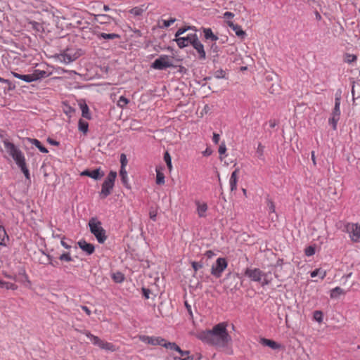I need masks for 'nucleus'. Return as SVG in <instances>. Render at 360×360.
Here are the masks:
<instances>
[{
    "label": "nucleus",
    "instance_id": "6e6d98bb",
    "mask_svg": "<svg viewBox=\"0 0 360 360\" xmlns=\"http://www.w3.org/2000/svg\"><path fill=\"white\" fill-rule=\"evenodd\" d=\"M157 214H158V212L155 210L151 209L150 210V212H149L150 218L153 221H155L156 220Z\"/></svg>",
    "mask_w": 360,
    "mask_h": 360
},
{
    "label": "nucleus",
    "instance_id": "f8f14e48",
    "mask_svg": "<svg viewBox=\"0 0 360 360\" xmlns=\"http://www.w3.org/2000/svg\"><path fill=\"white\" fill-rule=\"evenodd\" d=\"M198 37L196 34H191L186 37H179L175 38L174 41L176 42L178 46L181 49L184 48L189 44H193L194 41Z\"/></svg>",
    "mask_w": 360,
    "mask_h": 360
},
{
    "label": "nucleus",
    "instance_id": "2eb2a0df",
    "mask_svg": "<svg viewBox=\"0 0 360 360\" xmlns=\"http://www.w3.org/2000/svg\"><path fill=\"white\" fill-rule=\"evenodd\" d=\"M193 47L197 51V52L199 54V58L200 59H205L206 58V53L204 49L203 44L199 41L198 38L197 37L196 39L194 41L193 44H192Z\"/></svg>",
    "mask_w": 360,
    "mask_h": 360
},
{
    "label": "nucleus",
    "instance_id": "423d86ee",
    "mask_svg": "<svg viewBox=\"0 0 360 360\" xmlns=\"http://www.w3.org/2000/svg\"><path fill=\"white\" fill-rule=\"evenodd\" d=\"M3 142L6 152L12 157L16 164L25 160L22 153L13 143L8 140H4Z\"/></svg>",
    "mask_w": 360,
    "mask_h": 360
},
{
    "label": "nucleus",
    "instance_id": "e433bc0d",
    "mask_svg": "<svg viewBox=\"0 0 360 360\" xmlns=\"http://www.w3.org/2000/svg\"><path fill=\"white\" fill-rule=\"evenodd\" d=\"M18 167L21 169L22 172L25 174L27 179L29 178V171L26 167L25 160H22V162L17 164Z\"/></svg>",
    "mask_w": 360,
    "mask_h": 360
},
{
    "label": "nucleus",
    "instance_id": "393cba45",
    "mask_svg": "<svg viewBox=\"0 0 360 360\" xmlns=\"http://www.w3.org/2000/svg\"><path fill=\"white\" fill-rule=\"evenodd\" d=\"M27 141L32 145H34L41 153H48V150L44 147L37 139L28 138Z\"/></svg>",
    "mask_w": 360,
    "mask_h": 360
},
{
    "label": "nucleus",
    "instance_id": "3c124183",
    "mask_svg": "<svg viewBox=\"0 0 360 360\" xmlns=\"http://www.w3.org/2000/svg\"><path fill=\"white\" fill-rule=\"evenodd\" d=\"M234 14L231 12H225L224 13L223 18H224L226 22L227 23V20H231L232 18H233Z\"/></svg>",
    "mask_w": 360,
    "mask_h": 360
},
{
    "label": "nucleus",
    "instance_id": "bb28decb",
    "mask_svg": "<svg viewBox=\"0 0 360 360\" xmlns=\"http://www.w3.org/2000/svg\"><path fill=\"white\" fill-rule=\"evenodd\" d=\"M203 32L205 34V37L207 39H210L212 41H216L218 40V37L216 36L211 29L210 28H205L203 30Z\"/></svg>",
    "mask_w": 360,
    "mask_h": 360
},
{
    "label": "nucleus",
    "instance_id": "f3484780",
    "mask_svg": "<svg viewBox=\"0 0 360 360\" xmlns=\"http://www.w3.org/2000/svg\"><path fill=\"white\" fill-rule=\"evenodd\" d=\"M227 25L228 26L231 28L236 33V34L241 38H245L246 34L245 32L242 30L241 27L237 24H234L231 20H227Z\"/></svg>",
    "mask_w": 360,
    "mask_h": 360
},
{
    "label": "nucleus",
    "instance_id": "f704fd0d",
    "mask_svg": "<svg viewBox=\"0 0 360 360\" xmlns=\"http://www.w3.org/2000/svg\"><path fill=\"white\" fill-rule=\"evenodd\" d=\"M112 279L116 282V283H122L124 281V275L120 273V272H116V273H114L112 274Z\"/></svg>",
    "mask_w": 360,
    "mask_h": 360
},
{
    "label": "nucleus",
    "instance_id": "603ef678",
    "mask_svg": "<svg viewBox=\"0 0 360 360\" xmlns=\"http://www.w3.org/2000/svg\"><path fill=\"white\" fill-rule=\"evenodd\" d=\"M237 181L238 180L236 179L230 178L229 183L231 191H235L237 188Z\"/></svg>",
    "mask_w": 360,
    "mask_h": 360
},
{
    "label": "nucleus",
    "instance_id": "ddd939ff",
    "mask_svg": "<svg viewBox=\"0 0 360 360\" xmlns=\"http://www.w3.org/2000/svg\"><path fill=\"white\" fill-rule=\"evenodd\" d=\"M139 340L146 344L152 345H162V342H165V340L160 338L150 337L146 335L139 336Z\"/></svg>",
    "mask_w": 360,
    "mask_h": 360
},
{
    "label": "nucleus",
    "instance_id": "20e7f679",
    "mask_svg": "<svg viewBox=\"0 0 360 360\" xmlns=\"http://www.w3.org/2000/svg\"><path fill=\"white\" fill-rule=\"evenodd\" d=\"M83 334H84L91 341V342L98 347L100 349L105 350L106 352H115L117 350V347L113 344L104 341L100 339L98 336L94 335L89 331L84 330L81 331Z\"/></svg>",
    "mask_w": 360,
    "mask_h": 360
},
{
    "label": "nucleus",
    "instance_id": "09e8293b",
    "mask_svg": "<svg viewBox=\"0 0 360 360\" xmlns=\"http://www.w3.org/2000/svg\"><path fill=\"white\" fill-rule=\"evenodd\" d=\"M29 24L32 28L36 30L37 31H40L42 29L41 25L39 22L32 21V22H30Z\"/></svg>",
    "mask_w": 360,
    "mask_h": 360
},
{
    "label": "nucleus",
    "instance_id": "338daca9",
    "mask_svg": "<svg viewBox=\"0 0 360 360\" xmlns=\"http://www.w3.org/2000/svg\"><path fill=\"white\" fill-rule=\"evenodd\" d=\"M11 74L14 77L20 79H21V77L22 76V75H20V74H18V73H16L14 72H12Z\"/></svg>",
    "mask_w": 360,
    "mask_h": 360
},
{
    "label": "nucleus",
    "instance_id": "4d7b16f0",
    "mask_svg": "<svg viewBox=\"0 0 360 360\" xmlns=\"http://www.w3.org/2000/svg\"><path fill=\"white\" fill-rule=\"evenodd\" d=\"M226 145L224 143L221 144L219 148V153L220 155H223L226 153Z\"/></svg>",
    "mask_w": 360,
    "mask_h": 360
},
{
    "label": "nucleus",
    "instance_id": "6e6552de",
    "mask_svg": "<svg viewBox=\"0 0 360 360\" xmlns=\"http://www.w3.org/2000/svg\"><path fill=\"white\" fill-rule=\"evenodd\" d=\"M81 54L80 50L68 49L63 53L58 56V60L62 63L68 64L77 59Z\"/></svg>",
    "mask_w": 360,
    "mask_h": 360
},
{
    "label": "nucleus",
    "instance_id": "ea45409f",
    "mask_svg": "<svg viewBox=\"0 0 360 360\" xmlns=\"http://www.w3.org/2000/svg\"><path fill=\"white\" fill-rule=\"evenodd\" d=\"M356 60V56L354 54L347 53L344 56V61L347 63H352Z\"/></svg>",
    "mask_w": 360,
    "mask_h": 360
},
{
    "label": "nucleus",
    "instance_id": "39448f33",
    "mask_svg": "<svg viewBox=\"0 0 360 360\" xmlns=\"http://www.w3.org/2000/svg\"><path fill=\"white\" fill-rule=\"evenodd\" d=\"M117 177V172L114 171L110 172L108 176L102 184L101 191L100 192V196L102 198H106L111 193V191L114 186V183Z\"/></svg>",
    "mask_w": 360,
    "mask_h": 360
},
{
    "label": "nucleus",
    "instance_id": "79ce46f5",
    "mask_svg": "<svg viewBox=\"0 0 360 360\" xmlns=\"http://www.w3.org/2000/svg\"><path fill=\"white\" fill-rule=\"evenodd\" d=\"M189 30H194V27H191V26H187L185 27L179 28L175 34V37L176 38V37H180L181 35H182L183 34H184L186 31H188Z\"/></svg>",
    "mask_w": 360,
    "mask_h": 360
},
{
    "label": "nucleus",
    "instance_id": "412c9836",
    "mask_svg": "<svg viewBox=\"0 0 360 360\" xmlns=\"http://www.w3.org/2000/svg\"><path fill=\"white\" fill-rule=\"evenodd\" d=\"M162 346H164L165 348L169 349L172 351L176 352L179 354V356H184V352L180 349V347L176 345L174 342H166L165 341L162 342Z\"/></svg>",
    "mask_w": 360,
    "mask_h": 360
},
{
    "label": "nucleus",
    "instance_id": "cd10ccee",
    "mask_svg": "<svg viewBox=\"0 0 360 360\" xmlns=\"http://www.w3.org/2000/svg\"><path fill=\"white\" fill-rule=\"evenodd\" d=\"M342 294H344V290L340 287H335L330 292V296L332 299L338 298Z\"/></svg>",
    "mask_w": 360,
    "mask_h": 360
},
{
    "label": "nucleus",
    "instance_id": "9d476101",
    "mask_svg": "<svg viewBox=\"0 0 360 360\" xmlns=\"http://www.w3.org/2000/svg\"><path fill=\"white\" fill-rule=\"evenodd\" d=\"M347 232L349 233L351 240L354 242H358L360 240V225L357 224L349 223L346 225Z\"/></svg>",
    "mask_w": 360,
    "mask_h": 360
},
{
    "label": "nucleus",
    "instance_id": "a211bd4d",
    "mask_svg": "<svg viewBox=\"0 0 360 360\" xmlns=\"http://www.w3.org/2000/svg\"><path fill=\"white\" fill-rule=\"evenodd\" d=\"M77 244L79 247L88 255H91L94 252V246L85 240H79Z\"/></svg>",
    "mask_w": 360,
    "mask_h": 360
},
{
    "label": "nucleus",
    "instance_id": "37998d69",
    "mask_svg": "<svg viewBox=\"0 0 360 360\" xmlns=\"http://www.w3.org/2000/svg\"><path fill=\"white\" fill-rule=\"evenodd\" d=\"M164 160H165L169 169L171 171L172 169V158L168 152H166L165 153Z\"/></svg>",
    "mask_w": 360,
    "mask_h": 360
},
{
    "label": "nucleus",
    "instance_id": "de8ad7c7",
    "mask_svg": "<svg viewBox=\"0 0 360 360\" xmlns=\"http://www.w3.org/2000/svg\"><path fill=\"white\" fill-rule=\"evenodd\" d=\"M41 263L46 264H51V258L48 255H46L44 253H42V258L39 261Z\"/></svg>",
    "mask_w": 360,
    "mask_h": 360
},
{
    "label": "nucleus",
    "instance_id": "a19ab883",
    "mask_svg": "<svg viewBox=\"0 0 360 360\" xmlns=\"http://www.w3.org/2000/svg\"><path fill=\"white\" fill-rule=\"evenodd\" d=\"M22 284L27 287V288H30L31 286V282L29 280V278L27 276V275L25 274V273H23L22 274V278L20 279V281Z\"/></svg>",
    "mask_w": 360,
    "mask_h": 360
},
{
    "label": "nucleus",
    "instance_id": "c756f323",
    "mask_svg": "<svg viewBox=\"0 0 360 360\" xmlns=\"http://www.w3.org/2000/svg\"><path fill=\"white\" fill-rule=\"evenodd\" d=\"M79 105H80V109L82 110V116L86 119H90L91 115L89 113V109L88 105L84 103H80Z\"/></svg>",
    "mask_w": 360,
    "mask_h": 360
},
{
    "label": "nucleus",
    "instance_id": "58836bf2",
    "mask_svg": "<svg viewBox=\"0 0 360 360\" xmlns=\"http://www.w3.org/2000/svg\"><path fill=\"white\" fill-rule=\"evenodd\" d=\"M88 123L86 122L83 121L82 120H79V129L83 133L86 134L88 131Z\"/></svg>",
    "mask_w": 360,
    "mask_h": 360
},
{
    "label": "nucleus",
    "instance_id": "680f3d73",
    "mask_svg": "<svg viewBox=\"0 0 360 360\" xmlns=\"http://www.w3.org/2000/svg\"><path fill=\"white\" fill-rule=\"evenodd\" d=\"M219 141V135L217 134H214L213 135V141L217 143Z\"/></svg>",
    "mask_w": 360,
    "mask_h": 360
},
{
    "label": "nucleus",
    "instance_id": "b1692460",
    "mask_svg": "<svg viewBox=\"0 0 360 360\" xmlns=\"http://www.w3.org/2000/svg\"><path fill=\"white\" fill-rule=\"evenodd\" d=\"M7 241H8V236L6 231L3 226H0V245H6Z\"/></svg>",
    "mask_w": 360,
    "mask_h": 360
},
{
    "label": "nucleus",
    "instance_id": "c03bdc74",
    "mask_svg": "<svg viewBox=\"0 0 360 360\" xmlns=\"http://www.w3.org/2000/svg\"><path fill=\"white\" fill-rule=\"evenodd\" d=\"M120 164H121L120 169H126V167L128 164V160H127V155L124 153H122L120 155Z\"/></svg>",
    "mask_w": 360,
    "mask_h": 360
},
{
    "label": "nucleus",
    "instance_id": "6ab92c4d",
    "mask_svg": "<svg viewBox=\"0 0 360 360\" xmlns=\"http://www.w3.org/2000/svg\"><path fill=\"white\" fill-rule=\"evenodd\" d=\"M259 343L263 346L269 347L273 349L280 348V345L278 344L276 342L264 338H260Z\"/></svg>",
    "mask_w": 360,
    "mask_h": 360
},
{
    "label": "nucleus",
    "instance_id": "5701e85b",
    "mask_svg": "<svg viewBox=\"0 0 360 360\" xmlns=\"http://www.w3.org/2000/svg\"><path fill=\"white\" fill-rule=\"evenodd\" d=\"M147 9L144 5L140 6H136L131 10H129V13L132 15L134 17L141 16Z\"/></svg>",
    "mask_w": 360,
    "mask_h": 360
},
{
    "label": "nucleus",
    "instance_id": "5fc2aeb1",
    "mask_svg": "<svg viewBox=\"0 0 360 360\" xmlns=\"http://www.w3.org/2000/svg\"><path fill=\"white\" fill-rule=\"evenodd\" d=\"M214 75L218 79H220V78H224L225 77V72L224 70H219L215 72L214 73Z\"/></svg>",
    "mask_w": 360,
    "mask_h": 360
},
{
    "label": "nucleus",
    "instance_id": "9b49d317",
    "mask_svg": "<svg viewBox=\"0 0 360 360\" xmlns=\"http://www.w3.org/2000/svg\"><path fill=\"white\" fill-rule=\"evenodd\" d=\"M46 72L41 70H35L29 75H22L21 79L26 82H32L46 77Z\"/></svg>",
    "mask_w": 360,
    "mask_h": 360
},
{
    "label": "nucleus",
    "instance_id": "a878e982",
    "mask_svg": "<svg viewBox=\"0 0 360 360\" xmlns=\"http://www.w3.org/2000/svg\"><path fill=\"white\" fill-rule=\"evenodd\" d=\"M340 97L336 96L335 100V107L332 112V116L338 117L340 116Z\"/></svg>",
    "mask_w": 360,
    "mask_h": 360
},
{
    "label": "nucleus",
    "instance_id": "e2e57ef3",
    "mask_svg": "<svg viewBox=\"0 0 360 360\" xmlns=\"http://www.w3.org/2000/svg\"><path fill=\"white\" fill-rule=\"evenodd\" d=\"M205 255L208 257V258H211L214 255V253L211 251V250H208L205 252Z\"/></svg>",
    "mask_w": 360,
    "mask_h": 360
},
{
    "label": "nucleus",
    "instance_id": "2f4dec72",
    "mask_svg": "<svg viewBox=\"0 0 360 360\" xmlns=\"http://www.w3.org/2000/svg\"><path fill=\"white\" fill-rule=\"evenodd\" d=\"M99 38H103L104 39H114L117 38H120V35L117 34L112 33V34H106V33H100L98 34Z\"/></svg>",
    "mask_w": 360,
    "mask_h": 360
},
{
    "label": "nucleus",
    "instance_id": "0e129e2a",
    "mask_svg": "<svg viewBox=\"0 0 360 360\" xmlns=\"http://www.w3.org/2000/svg\"><path fill=\"white\" fill-rule=\"evenodd\" d=\"M82 309L86 313L87 315L89 316L91 314V311L89 310V309L87 307L82 306Z\"/></svg>",
    "mask_w": 360,
    "mask_h": 360
},
{
    "label": "nucleus",
    "instance_id": "c85d7f7f",
    "mask_svg": "<svg viewBox=\"0 0 360 360\" xmlns=\"http://www.w3.org/2000/svg\"><path fill=\"white\" fill-rule=\"evenodd\" d=\"M311 277L314 278L317 276L320 277L321 280H323L326 276V271L321 269H316L314 271L310 273Z\"/></svg>",
    "mask_w": 360,
    "mask_h": 360
},
{
    "label": "nucleus",
    "instance_id": "1a4fd4ad",
    "mask_svg": "<svg viewBox=\"0 0 360 360\" xmlns=\"http://www.w3.org/2000/svg\"><path fill=\"white\" fill-rule=\"evenodd\" d=\"M227 265V262L224 258H218L212 266L211 274L217 278L220 277Z\"/></svg>",
    "mask_w": 360,
    "mask_h": 360
},
{
    "label": "nucleus",
    "instance_id": "c9c22d12",
    "mask_svg": "<svg viewBox=\"0 0 360 360\" xmlns=\"http://www.w3.org/2000/svg\"><path fill=\"white\" fill-rule=\"evenodd\" d=\"M264 146L261 143H259L256 150V154L259 159H264Z\"/></svg>",
    "mask_w": 360,
    "mask_h": 360
},
{
    "label": "nucleus",
    "instance_id": "774afa93",
    "mask_svg": "<svg viewBox=\"0 0 360 360\" xmlns=\"http://www.w3.org/2000/svg\"><path fill=\"white\" fill-rule=\"evenodd\" d=\"M212 154V150H210V149H206L204 152H203V155H206V156H209Z\"/></svg>",
    "mask_w": 360,
    "mask_h": 360
},
{
    "label": "nucleus",
    "instance_id": "aec40b11",
    "mask_svg": "<svg viewBox=\"0 0 360 360\" xmlns=\"http://www.w3.org/2000/svg\"><path fill=\"white\" fill-rule=\"evenodd\" d=\"M113 18L106 14H98L94 15V20L100 24H105L110 22Z\"/></svg>",
    "mask_w": 360,
    "mask_h": 360
},
{
    "label": "nucleus",
    "instance_id": "69168bd1",
    "mask_svg": "<svg viewBox=\"0 0 360 360\" xmlns=\"http://www.w3.org/2000/svg\"><path fill=\"white\" fill-rule=\"evenodd\" d=\"M143 295L146 299L149 298V290L145 288L143 289Z\"/></svg>",
    "mask_w": 360,
    "mask_h": 360
},
{
    "label": "nucleus",
    "instance_id": "f257e3e1",
    "mask_svg": "<svg viewBox=\"0 0 360 360\" xmlns=\"http://www.w3.org/2000/svg\"><path fill=\"white\" fill-rule=\"evenodd\" d=\"M227 323H219L212 330L200 332L196 337L202 341L221 348L229 349L231 343V337L227 331Z\"/></svg>",
    "mask_w": 360,
    "mask_h": 360
},
{
    "label": "nucleus",
    "instance_id": "49530a36",
    "mask_svg": "<svg viewBox=\"0 0 360 360\" xmlns=\"http://www.w3.org/2000/svg\"><path fill=\"white\" fill-rule=\"evenodd\" d=\"M304 252L308 257L312 256L315 254V248L314 246H309L305 249Z\"/></svg>",
    "mask_w": 360,
    "mask_h": 360
},
{
    "label": "nucleus",
    "instance_id": "7ed1b4c3",
    "mask_svg": "<svg viewBox=\"0 0 360 360\" xmlns=\"http://www.w3.org/2000/svg\"><path fill=\"white\" fill-rule=\"evenodd\" d=\"M89 226L91 233L96 237L99 243H103L106 240L105 231L99 221L95 218L91 219L89 221Z\"/></svg>",
    "mask_w": 360,
    "mask_h": 360
},
{
    "label": "nucleus",
    "instance_id": "bf43d9fd",
    "mask_svg": "<svg viewBox=\"0 0 360 360\" xmlns=\"http://www.w3.org/2000/svg\"><path fill=\"white\" fill-rule=\"evenodd\" d=\"M268 207L269 209V210L272 212H275V205L273 203V202L271 201H269L268 202Z\"/></svg>",
    "mask_w": 360,
    "mask_h": 360
},
{
    "label": "nucleus",
    "instance_id": "13d9d810",
    "mask_svg": "<svg viewBox=\"0 0 360 360\" xmlns=\"http://www.w3.org/2000/svg\"><path fill=\"white\" fill-rule=\"evenodd\" d=\"M192 266L195 271H197L199 269L202 267V265L200 263L193 262H192Z\"/></svg>",
    "mask_w": 360,
    "mask_h": 360
},
{
    "label": "nucleus",
    "instance_id": "4468645a",
    "mask_svg": "<svg viewBox=\"0 0 360 360\" xmlns=\"http://www.w3.org/2000/svg\"><path fill=\"white\" fill-rule=\"evenodd\" d=\"M196 205V212L199 217H205L208 209L207 204L205 202L196 200L195 202Z\"/></svg>",
    "mask_w": 360,
    "mask_h": 360
},
{
    "label": "nucleus",
    "instance_id": "0eeeda50",
    "mask_svg": "<svg viewBox=\"0 0 360 360\" xmlns=\"http://www.w3.org/2000/svg\"><path fill=\"white\" fill-rule=\"evenodd\" d=\"M173 65V58L167 56L161 55L158 58L155 60L152 63L151 68L155 70H164Z\"/></svg>",
    "mask_w": 360,
    "mask_h": 360
},
{
    "label": "nucleus",
    "instance_id": "f03ea898",
    "mask_svg": "<svg viewBox=\"0 0 360 360\" xmlns=\"http://www.w3.org/2000/svg\"><path fill=\"white\" fill-rule=\"evenodd\" d=\"M245 274L250 280L259 282L262 285H266L270 283L272 280L271 273H264L259 269L248 268L245 271Z\"/></svg>",
    "mask_w": 360,
    "mask_h": 360
},
{
    "label": "nucleus",
    "instance_id": "dca6fc26",
    "mask_svg": "<svg viewBox=\"0 0 360 360\" xmlns=\"http://www.w3.org/2000/svg\"><path fill=\"white\" fill-rule=\"evenodd\" d=\"M82 176H87L93 179L98 180L103 176L104 173L101 172L100 169H96L93 171L84 170L81 172Z\"/></svg>",
    "mask_w": 360,
    "mask_h": 360
},
{
    "label": "nucleus",
    "instance_id": "7c9ffc66",
    "mask_svg": "<svg viewBox=\"0 0 360 360\" xmlns=\"http://www.w3.org/2000/svg\"><path fill=\"white\" fill-rule=\"evenodd\" d=\"M0 288H6L7 290H17L18 286L12 283L5 282L4 281L0 280Z\"/></svg>",
    "mask_w": 360,
    "mask_h": 360
},
{
    "label": "nucleus",
    "instance_id": "052dcab7",
    "mask_svg": "<svg viewBox=\"0 0 360 360\" xmlns=\"http://www.w3.org/2000/svg\"><path fill=\"white\" fill-rule=\"evenodd\" d=\"M238 169H236L235 171H233L231 175V178L232 179H236L238 180Z\"/></svg>",
    "mask_w": 360,
    "mask_h": 360
},
{
    "label": "nucleus",
    "instance_id": "4c0bfd02",
    "mask_svg": "<svg viewBox=\"0 0 360 360\" xmlns=\"http://www.w3.org/2000/svg\"><path fill=\"white\" fill-rule=\"evenodd\" d=\"M129 101L125 98L124 96H120L119 100L117 101V106L121 108H124L128 103H129Z\"/></svg>",
    "mask_w": 360,
    "mask_h": 360
},
{
    "label": "nucleus",
    "instance_id": "8fccbe9b",
    "mask_svg": "<svg viewBox=\"0 0 360 360\" xmlns=\"http://www.w3.org/2000/svg\"><path fill=\"white\" fill-rule=\"evenodd\" d=\"M59 259L62 261H66V262H70L72 261V257L70 255L69 253H63L62 254Z\"/></svg>",
    "mask_w": 360,
    "mask_h": 360
},
{
    "label": "nucleus",
    "instance_id": "864d4df0",
    "mask_svg": "<svg viewBox=\"0 0 360 360\" xmlns=\"http://www.w3.org/2000/svg\"><path fill=\"white\" fill-rule=\"evenodd\" d=\"M176 21V19L175 18H170L169 20H164L162 21L163 22V27H169L171 25H172L174 22Z\"/></svg>",
    "mask_w": 360,
    "mask_h": 360
},
{
    "label": "nucleus",
    "instance_id": "473e14b6",
    "mask_svg": "<svg viewBox=\"0 0 360 360\" xmlns=\"http://www.w3.org/2000/svg\"><path fill=\"white\" fill-rule=\"evenodd\" d=\"M313 319L314 321H316V322L321 323L323 322V312L321 311H315L314 312V315H313Z\"/></svg>",
    "mask_w": 360,
    "mask_h": 360
},
{
    "label": "nucleus",
    "instance_id": "72a5a7b5",
    "mask_svg": "<svg viewBox=\"0 0 360 360\" xmlns=\"http://www.w3.org/2000/svg\"><path fill=\"white\" fill-rule=\"evenodd\" d=\"M156 183L158 184H165V175L158 169H156Z\"/></svg>",
    "mask_w": 360,
    "mask_h": 360
},
{
    "label": "nucleus",
    "instance_id": "a18cd8bd",
    "mask_svg": "<svg viewBox=\"0 0 360 360\" xmlns=\"http://www.w3.org/2000/svg\"><path fill=\"white\" fill-rule=\"evenodd\" d=\"M340 117L332 116L331 118L329 119V124H332L334 130L337 129V124Z\"/></svg>",
    "mask_w": 360,
    "mask_h": 360
},
{
    "label": "nucleus",
    "instance_id": "4be33fe9",
    "mask_svg": "<svg viewBox=\"0 0 360 360\" xmlns=\"http://www.w3.org/2000/svg\"><path fill=\"white\" fill-rule=\"evenodd\" d=\"M120 176L121 177V180H122L123 185L128 189L131 188L127 169H120Z\"/></svg>",
    "mask_w": 360,
    "mask_h": 360
}]
</instances>
